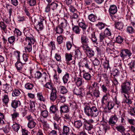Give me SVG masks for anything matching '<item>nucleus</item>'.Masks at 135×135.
<instances>
[{"label":"nucleus","mask_w":135,"mask_h":135,"mask_svg":"<svg viewBox=\"0 0 135 135\" xmlns=\"http://www.w3.org/2000/svg\"><path fill=\"white\" fill-rule=\"evenodd\" d=\"M81 42L83 44L82 47L83 48L84 45H88L89 38L86 36L82 35L81 37Z\"/></svg>","instance_id":"11"},{"label":"nucleus","mask_w":135,"mask_h":135,"mask_svg":"<svg viewBox=\"0 0 135 135\" xmlns=\"http://www.w3.org/2000/svg\"><path fill=\"white\" fill-rule=\"evenodd\" d=\"M60 108V111L61 114L62 113H68L69 111L68 107L65 104L61 106Z\"/></svg>","instance_id":"16"},{"label":"nucleus","mask_w":135,"mask_h":135,"mask_svg":"<svg viewBox=\"0 0 135 135\" xmlns=\"http://www.w3.org/2000/svg\"><path fill=\"white\" fill-rule=\"evenodd\" d=\"M7 26L4 21H1L0 22V27L2 30H3L4 32L6 33L7 32Z\"/></svg>","instance_id":"22"},{"label":"nucleus","mask_w":135,"mask_h":135,"mask_svg":"<svg viewBox=\"0 0 135 135\" xmlns=\"http://www.w3.org/2000/svg\"><path fill=\"white\" fill-rule=\"evenodd\" d=\"M91 77L90 74L88 73H85L83 75V78L87 80H90Z\"/></svg>","instance_id":"41"},{"label":"nucleus","mask_w":135,"mask_h":135,"mask_svg":"<svg viewBox=\"0 0 135 135\" xmlns=\"http://www.w3.org/2000/svg\"><path fill=\"white\" fill-rule=\"evenodd\" d=\"M109 101L108 97L107 96V94H106L104 95L103 97L101 99V103L103 105L105 104L107 102H108Z\"/></svg>","instance_id":"25"},{"label":"nucleus","mask_w":135,"mask_h":135,"mask_svg":"<svg viewBox=\"0 0 135 135\" xmlns=\"http://www.w3.org/2000/svg\"><path fill=\"white\" fill-rule=\"evenodd\" d=\"M50 112L52 113H55L56 112H57L58 109L56 105H52L50 108Z\"/></svg>","instance_id":"37"},{"label":"nucleus","mask_w":135,"mask_h":135,"mask_svg":"<svg viewBox=\"0 0 135 135\" xmlns=\"http://www.w3.org/2000/svg\"><path fill=\"white\" fill-rule=\"evenodd\" d=\"M81 66L85 67L87 69L91 70L92 69L93 65L92 63L85 60H83L80 62Z\"/></svg>","instance_id":"5"},{"label":"nucleus","mask_w":135,"mask_h":135,"mask_svg":"<svg viewBox=\"0 0 135 135\" xmlns=\"http://www.w3.org/2000/svg\"><path fill=\"white\" fill-rule=\"evenodd\" d=\"M21 104L20 101L14 100L12 101L11 103V106L13 108L16 109Z\"/></svg>","instance_id":"18"},{"label":"nucleus","mask_w":135,"mask_h":135,"mask_svg":"<svg viewBox=\"0 0 135 135\" xmlns=\"http://www.w3.org/2000/svg\"><path fill=\"white\" fill-rule=\"evenodd\" d=\"M96 25L100 30L104 28L105 27L104 24L102 22H99L98 24Z\"/></svg>","instance_id":"64"},{"label":"nucleus","mask_w":135,"mask_h":135,"mask_svg":"<svg viewBox=\"0 0 135 135\" xmlns=\"http://www.w3.org/2000/svg\"><path fill=\"white\" fill-rule=\"evenodd\" d=\"M64 30L60 25L57 26L56 28L55 31L57 33L61 34L62 33Z\"/></svg>","instance_id":"46"},{"label":"nucleus","mask_w":135,"mask_h":135,"mask_svg":"<svg viewBox=\"0 0 135 135\" xmlns=\"http://www.w3.org/2000/svg\"><path fill=\"white\" fill-rule=\"evenodd\" d=\"M84 127L87 130H91L93 128V126L90 123L88 122V121L85 120L84 123Z\"/></svg>","instance_id":"23"},{"label":"nucleus","mask_w":135,"mask_h":135,"mask_svg":"<svg viewBox=\"0 0 135 135\" xmlns=\"http://www.w3.org/2000/svg\"><path fill=\"white\" fill-rule=\"evenodd\" d=\"M114 104L113 102L109 101L108 102L107 107L108 109L109 110L112 109L114 107Z\"/></svg>","instance_id":"55"},{"label":"nucleus","mask_w":135,"mask_h":135,"mask_svg":"<svg viewBox=\"0 0 135 135\" xmlns=\"http://www.w3.org/2000/svg\"><path fill=\"white\" fill-rule=\"evenodd\" d=\"M39 109L40 111L41 115L44 118H46L48 115L49 112L48 111L42 106L40 107Z\"/></svg>","instance_id":"10"},{"label":"nucleus","mask_w":135,"mask_h":135,"mask_svg":"<svg viewBox=\"0 0 135 135\" xmlns=\"http://www.w3.org/2000/svg\"><path fill=\"white\" fill-rule=\"evenodd\" d=\"M63 36L60 35V36H58L57 38V41L58 42V44L59 45L61 44L62 43L63 40Z\"/></svg>","instance_id":"54"},{"label":"nucleus","mask_w":135,"mask_h":135,"mask_svg":"<svg viewBox=\"0 0 135 135\" xmlns=\"http://www.w3.org/2000/svg\"><path fill=\"white\" fill-rule=\"evenodd\" d=\"M26 41L28 44L32 45L36 42L35 38L33 36L28 37L26 36L25 38Z\"/></svg>","instance_id":"14"},{"label":"nucleus","mask_w":135,"mask_h":135,"mask_svg":"<svg viewBox=\"0 0 135 135\" xmlns=\"http://www.w3.org/2000/svg\"><path fill=\"white\" fill-rule=\"evenodd\" d=\"M84 109L85 114L87 116L91 117H97L99 114V110L93 104L91 103L85 104Z\"/></svg>","instance_id":"2"},{"label":"nucleus","mask_w":135,"mask_h":135,"mask_svg":"<svg viewBox=\"0 0 135 135\" xmlns=\"http://www.w3.org/2000/svg\"><path fill=\"white\" fill-rule=\"evenodd\" d=\"M57 90L56 89H53L51 90V92L50 95V99L51 101L54 102L57 98Z\"/></svg>","instance_id":"7"},{"label":"nucleus","mask_w":135,"mask_h":135,"mask_svg":"<svg viewBox=\"0 0 135 135\" xmlns=\"http://www.w3.org/2000/svg\"><path fill=\"white\" fill-rule=\"evenodd\" d=\"M129 69L131 71L134 72L135 71V61H133L128 64Z\"/></svg>","instance_id":"26"},{"label":"nucleus","mask_w":135,"mask_h":135,"mask_svg":"<svg viewBox=\"0 0 135 135\" xmlns=\"http://www.w3.org/2000/svg\"><path fill=\"white\" fill-rule=\"evenodd\" d=\"M15 66L18 72L21 73H24L25 70L23 68V65L20 61H17L15 64Z\"/></svg>","instance_id":"6"},{"label":"nucleus","mask_w":135,"mask_h":135,"mask_svg":"<svg viewBox=\"0 0 135 135\" xmlns=\"http://www.w3.org/2000/svg\"><path fill=\"white\" fill-rule=\"evenodd\" d=\"M88 91L86 93V96L88 98H91L93 96V94L92 93L93 92V91L92 90V89H90V90L89 89H88Z\"/></svg>","instance_id":"59"},{"label":"nucleus","mask_w":135,"mask_h":135,"mask_svg":"<svg viewBox=\"0 0 135 135\" xmlns=\"http://www.w3.org/2000/svg\"><path fill=\"white\" fill-rule=\"evenodd\" d=\"M72 82L75 83L78 86H81L82 84V79L76 76H74L73 78Z\"/></svg>","instance_id":"9"},{"label":"nucleus","mask_w":135,"mask_h":135,"mask_svg":"<svg viewBox=\"0 0 135 135\" xmlns=\"http://www.w3.org/2000/svg\"><path fill=\"white\" fill-rule=\"evenodd\" d=\"M68 23H67V21L64 20L62 22H61L60 24V26L61 27L63 28H65L67 26Z\"/></svg>","instance_id":"62"},{"label":"nucleus","mask_w":135,"mask_h":135,"mask_svg":"<svg viewBox=\"0 0 135 135\" xmlns=\"http://www.w3.org/2000/svg\"><path fill=\"white\" fill-rule=\"evenodd\" d=\"M15 40V38L14 36H12L8 38V41L11 44L14 42Z\"/></svg>","instance_id":"61"},{"label":"nucleus","mask_w":135,"mask_h":135,"mask_svg":"<svg viewBox=\"0 0 135 135\" xmlns=\"http://www.w3.org/2000/svg\"><path fill=\"white\" fill-rule=\"evenodd\" d=\"M20 90L18 89H15L12 92V96L13 97L18 96L20 94Z\"/></svg>","instance_id":"51"},{"label":"nucleus","mask_w":135,"mask_h":135,"mask_svg":"<svg viewBox=\"0 0 135 135\" xmlns=\"http://www.w3.org/2000/svg\"><path fill=\"white\" fill-rule=\"evenodd\" d=\"M73 91L74 94L76 95H81L82 93L81 91V90L78 87H75Z\"/></svg>","instance_id":"34"},{"label":"nucleus","mask_w":135,"mask_h":135,"mask_svg":"<svg viewBox=\"0 0 135 135\" xmlns=\"http://www.w3.org/2000/svg\"><path fill=\"white\" fill-rule=\"evenodd\" d=\"M102 125L103 126V129L105 132H106L107 130H109L110 129L109 126L106 123H104Z\"/></svg>","instance_id":"57"},{"label":"nucleus","mask_w":135,"mask_h":135,"mask_svg":"<svg viewBox=\"0 0 135 135\" xmlns=\"http://www.w3.org/2000/svg\"><path fill=\"white\" fill-rule=\"evenodd\" d=\"M117 130L121 133L125 132L126 129L124 126L122 125H119L116 127Z\"/></svg>","instance_id":"27"},{"label":"nucleus","mask_w":135,"mask_h":135,"mask_svg":"<svg viewBox=\"0 0 135 135\" xmlns=\"http://www.w3.org/2000/svg\"><path fill=\"white\" fill-rule=\"evenodd\" d=\"M120 55L123 60L126 59L127 57L124 49L120 51Z\"/></svg>","instance_id":"49"},{"label":"nucleus","mask_w":135,"mask_h":135,"mask_svg":"<svg viewBox=\"0 0 135 135\" xmlns=\"http://www.w3.org/2000/svg\"><path fill=\"white\" fill-rule=\"evenodd\" d=\"M104 33L105 35H107L108 36H110L112 34L110 29L107 28H106L105 30Z\"/></svg>","instance_id":"58"},{"label":"nucleus","mask_w":135,"mask_h":135,"mask_svg":"<svg viewBox=\"0 0 135 135\" xmlns=\"http://www.w3.org/2000/svg\"><path fill=\"white\" fill-rule=\"evenodd\" d=\"M37 96L38 99L40 101L44 102L46 100L45 98H44L41 93H38L37 94Z\"/></svg>","instance_id":"36"},{"label":"nucleus","mask_w":135,"mask_h":135,"mask_svg":"<svg viewBox=\"0 0 135 135\" xmlns=\"http://www.w3.org/2000/svg\"><path fill=\"white\" fill-rule=\"evenodd\" d=\"M123 24L121 22H117L115 24V27L117 29L121 30L123 28Z\"/></svg>","instance_id":"39"},{"label":"nucleus","mask_w":135,"mask_h":135,"mask_svg":"<svg viewBox=\"0 0 135 135\" xmlns=\"http://www.w3.org/2000/svg\"><path fill=\"white\" fill-rule=\"evenodd\" d=\"M83 125V123L80 120H78L74 122V126L78 129L81 127Z\"/></svg>","instance_id":"30"},{"label":"nucleus","mask_w":135,"mask_h":135,"mask_svg":"<svg viewBox=\"0 0 135 135\" xmlns=\"http://www.w3.org/2000/svg\"><path fill=\"white\" fill-rule=\"evenodd\" d=\"M107 37L104 33H101L99 34V40L100 42H103L105 40Z\"/></svg>","instance_id":"48"},{"label":"nucleus","mask_w":135,"mask_h":135,"mask_svg":"<svg viewBox=\"0 0 135 135\" xmlns=\"http://www.w3.org/2000/svg\"><path fill=\"white\" fill-rule=\"evenodd\" d=\"M89 19L91 21L94 22L97 20V17L96 16L93 14H91L88 16Z\"/></svg>","instance_id":"31"},{"label":"nucleus","mask_w":135,"mask_h":135,"mask_svg":"<svg viewBox=\"0 0 135 135\" xmlns=\"http://www.w3.org/2000/svg\"><path fill=\"white\" fill-rule=\"evenodd\" d=\"M3 90H4L6 91H9L11 90V87L9 85H8L7 84H6L3 85Z\"/></svg>","instance_id":"52"},{"label":"nucleus","mask_w":135,"mask_h":135,"mask_svg":"<svg viewBox=\"0 0 135 135\" xmlns=\"http://www.w3.org/2000/svg\"><path fill=\"white\" fill-rule=\"evenodd\" d=\"M12 128L14 131L16 132H17L20 127V125L17 123L13 124L12 126Z\"/></svg>","instance_id":"43"},{"label":"nucleus","mask_w":135,"mask_h":135,"mask_svg":"<svg viewBox=\"0 0 135 135\" xmlns=\"http://www.w3.org/2000/svg\"><path fill=\"white\" fill-rule=\"evenodd\" d=\"M72 30L77 35H79L80 33L81 29L78 26L73 25Z\"/></svg>","instance_id":"17"},{"label":"nucleus","mask_w":135,"mask_h":135,"mask_svg":"<svg viewBox=\"0 0 135 135\" xmlns=\"http://www.w3.org/2000/svg\"><path fill=\"white\" fill-rule=\"evenodd\" d=\"M90 39L94 43H97V39L95 36L94 32H93L91 34Z\"/></svg>","instance_id":"38"},{"label":"nucleus","mask_w":135,"mask_h":135,"mask_svg":"<svg viewBox=\"0 0 135 135\" xmlns=\"http://www.w3.org/2000/svg\"><path fill=\"white\" fill-rule=\"evenodd\" d=\"M65 60L66 61L67 63H69L70 61L72 60L73 56L71 54L66 53L65 54Z\"/></svg>","instance_id":"32"},{"label":"nucleus","mask_w":135,"mask_h":135,"mask_svg":"<svg viewBox=\"0 0 135 135\" xmlns=\"http://www.w3.org/2000/svg\"><path fill=\"white\" fill-rule=\"evenodd\" d=\"M82 53L79 49L76 50L74 52V56L75 58L80 59L81 58Z\"/></svg>","instance_id":"28"},{"label":"nucleus","mask_w":135,"mask_h":135,"mask_svg":"<svg viewBox=\"0 0 135 135\" xmlns=\"http://www.w3.org/2000/svg\"><path fill=\"white\" fill-rule=\"evenodd\" d=\"M51 7L52 9L54 10L56 9L58 6V2H53L51 3L50 4Z\"/></svg>","instance_id":"42"},{"label":"nucleus","mask_w":135,"mask_h":135,"mask_svg":"<svg viewBox=\"0 0 135 135\" xmlns=\"http://www.w3.org/2000/svg\"><path fill=\"white\" fill-rule=\"evenodd\" d=\"M32 45L28 43L26 45H25L24 48L26 52L29 53L32 50Z\"/></svg>","instance_id":"24"},{"label":"nucleus","mask_w":135,"mask_h":135,"mask_svg":"<svg viewBox=\"0 0 135 135\" xmlns=\"http://www.w3.org/2000/svg\"><path fill=\"white\" fill-rule=\"evenodd\" d=\"M128 113L132 116L135 117V108L131 107L128 110Z\"/></svg>","instance_id":"47"},{"label":"nucleus","mask_w":135,"mask_h":135,"mask_svg":"<svg viewBox=\"0 0 135 135\" xmlns=\"http://www.w3.org/2000/svg\"><path fill=\"white\" fill-rule=\"evenodd\" d=\"M132 86L131 81L128 80L125 81L121 85V93L126 94L128 95V96H127L125 94H124L126 99H124L123 102L128 105L131 104L132 103V101L129 99V95L131 92Z\"/></svg>","instance_id":"1"},{"label":"nucleus","mask_w":135,"mask_h":135,"mask_svg":"<svg viewBox=\"0 0 135 135\" xmlns=\"http://www.w3.org/2000/svg\"><path fill=\"white\" fill-rule=\"evenodd\" d=\"M93 63L94 65L95 69L97 70H98L100 66V62L99 60L97 58H95L93 61Z\"/></svg>","instance_id":"15"},{"label":"nucleus","mask_w":135,"mask_h":135,"mask_svg":"<svg viewBox=\"0 0 135 135\" xmlns=\"http://www.w3.org/2000/svg\"><path fill=\"white\" fill-rule=\"evenodd\" d=\"M28 3L30 6H33L36 4V0H28Z\"/></svg>","instance_id":"63"},{"label":"nucleus","mask_w":135,"mask_h":135,"mask_svg":"<svg viewBox=\"0 0 135 135\" xmlns=\"http://www.w3.org/2000/svg\"><path fill=\"white\" fill-rule=\"evenodd\" d=\"M127 32L129 33H133L134 31V30L132 26H128L127 28Z\"/></svg>","instance_id":"56"},{"label":"nucleus","mask_w":135,"mask_h":135,"mask_svg":"<svg viewBox=\"0 0 135 135\" xmlns=\"http://www.w3.org/2000/svg\"><path fill=\"white\" fill-rule=\"evenodd\" d=\"M92 93L94 97L96 98L100 97V92L99 90V88L94 89L93 90Z\"/></svg>","instance_id":"21"},{"label":"nucleus","mask_w":135,"mask_h":135,"mask_svg":"<svg viewBox=\"0 0 135 135\" xmlns=\"http://www.w3.org/2000/svg\"><path fill=\"white\" fill-rule=\"evenodd\" d=\"M123 39L121 36H119L117 37L116 39V42L119 44L121 43L123 41Z\"/></svg>","instance_id":"60"},{"label":"nucleus","mask_w":135,"mask_h":135,"mask_svg":"<svg viewBox=\"0 0 135 135\" xmlns=\"http://www.w3.org/2000/svg\"><path fill=\"white\" fill-rule=\"evenodd\" d=\"M99 88V87L98 86V83L94 82L92 85L90 86L88 88V89L90 90L91 89L93 91V89L95 88Z\"/></svg>","instance_id":"53"},{"label":"nucleus","mask_w":135,"mask_h":135,"mask_svg":"<svg viewBox=\"0 0 135 135\" xmlns=\"http://www.w3.org/2000/svg\"><path fill=\"white\" fill-rule=\"evenodd\" d=\"M118 118L116 115H112L109 118V124H115L117 122Z\"/></svg>","instance_id":"12"},{"label":"nucleus","mask_w":135,"mask_h":135,"mask_svg":"<svg viewBox=\"0 0 135 135\" xmlns=\"http://www.w3.org/2000/svg\"><path fill=\"white\" fill-rule=\"evenodd\" d=\"M73 15L70 16V18L71 19V21L72 23L73 22V19H77L79 16V13L78 12H76V13H73ZM73 23H72V25H73Z\"/></svg>","instance_id":"45"},{"label":"nucleus","mask_w":135,"mask_h":135,"mask_svg":"<svg viewBox=\"0 0 135 135\" xmlns=\"http://www.w3.org/2000/svg\"><path fill=\"white\" fill-rule=\"evenodd\" d=\"M78 25L80 27L82 28L83 31L84 32L85 31L87 26L86 25L84 22H79L78 23Z\"/></svg>","instance_id":"40"},{"label":"nucleus","mask_w":135,"mask_h":135,"mask_svg":"<svg viewBox=\"0 0 135 135\" xmlns=\"http://www.w3.org/2000/svg\"><path fill=\"white\" fill-rule=\"evenodd\" d=\"M70 131L69 128L67 126L64 125L63 127V132L62 134L63 135H68Z\"/></svg>","instance_id":"20"},{"label":"nucleus","mask_w":135,"mask_h":135,"mask_svg":"<svg viewBox=\"0 0 135 135\" xmlns=\"http://www.w3.org/2000/svg\"><path fill=\"white\" fill-rule=\"evenodd\" d=\"M26 118L28 121L27 124L28 127L31 129L34 128L36 124V120L34 119L31 115H28Z\"/></svg>","instance_id":"3"},{"label":"nucleus","mask_w":135,"mask_h":135,"mask_svg":"<svg viewBox=\"0 0 135 135\" xmlns=\"http://www.w3.org/2000/svg\"><path fill=\"white\" fill-rule=\"evenodd\" d=\"M39 20V21L38 22V24L35 27V29L38 31L42 30L43 28V22L44 20V19L42 18H40Z\"/></svg>","instance_id":"8"},{"label":"nucleus","mask_w":135,"mask_h":135,"mask_svg":"<svg viewBox=\"0 0 135 135\" xmlns=\"http://www.w3.org/2000/svg\"><path fill=\"white\" fill-rule=\"evenodd\" d=\"M117 7L116 5H111L109 9V15L115 14L117 12Z\"/></svg>","instance_id":"13"},{"label":"nucleus","mask_w":135,"mask_h":135,"mask_svg":"<svg viewBox=\"0 0 135 135\" xmlns=\"http://www.w3.org/2000/svg\"><path fill=\"white\" fill-rule=\"evenodd\" d=\"M44 87L46 88L49 89L51 90H52L53 89H55L56 88L54 87L52 83L51 82H48L44 85Z\"/></svg>","instance_id":"19"},{"label":"nucleus","mask_w":135,"mask_h":135,"mask_svg":"<svg viewBox=\"0 0 135 135\" xmlns=\"http://www.w3.org/2000/svg\"><path fill=\"white\" fill-rule=\"evenodd\" d=\"M3 98L2 100L4 104L7 105L8 104L9 101V99L8 95L7 94H4L3 96Z\"/></svg>","instance_id":"29"},{"label":"nucleus","mask_w":135,"mask_h":135,"mask_svg":"<svg viewBox=\"0 0 135 135\" xmlns=\"http://www.w3.org/2000/svg\"><path fill=\"white\" fill-rule=\"evenodd\" d=\"M109 84L107 83L106 84H103L101 86V88L103 91L105 93H107L108 91L107 88L109 86Z\"/></svg>","instance_id":"35"},{"label":"nucleus","mask_w":135,"mask_h":135,"mask_svg":"<svg viewBox=\"0 0 135 135\" xmlns=\"http://www.w3.org/2000/svg\"><path fill=\"white\" fill-rule=\"evenodd\" d=\"M83 49L85 51L87 56L89 57H91L94 56V51L90 48L88 45H84Z\"/></svg>","instance_id":"4"},{"label":"nucleus","mask_w":135,"mask_h":135,"mask_svg":"<svg viewBox=\"0 0 135 135\" xmlns=\"http://www.w3.org/2000/svg\"><path fill=\"white\" fill-rule=\"evenodd\" d=\"M33 86V84L30 83H27L25 85V88L26 89L29 90L32 89Z\"/></svg>","instance_id":"50"},{"label":"nucleus","mask_w":135,"mask_h":135,"mask_svg":"<svg viewBox=\"0 0 135 135\" xmlns=\"http://www.w3.org/2000/svg\"><path fill=\"white\" fill-rule=\"evenodd\" d=\"M69 78V74L66 73L62 78L63 83L64 84L67 83Z\"/></svg>","instance_id":"33"},{"label":"nucleus","mask_w":135,"mask_h":135,"mask_svg":"<svg viewBox=\"0 0 135 135\" xmlns=\"http://www.w3.org/2000/svg\"><path fill=\"white\" fill-rule=\"evenodd\" d=\"M59 89L61 93L62 94H65L68 92L67 89L64 86H60L59 87Z\"/></svg>","instance_id":"44"}]
</instances>
